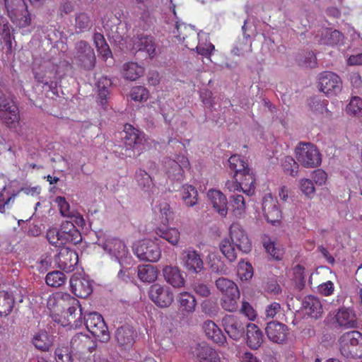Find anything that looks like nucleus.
<instances>
[{
    "instance_id": "f257e3e1",
    "label": "nucleus",
    "mask_w": 362,
    "mask_h": 362,
    "mask_svg": "<svg viewBox=\"0 0 362 362\" xmlns=\"http://www.w3.org/2000/svg\"><path fill=\"white\" fill-rule=\"evenodd\" d=\"M99 246L111 257H115L119 264H132L133 259L125 244L119 238L112 237L103 230L95 233Z\"/></svg>"
},
{
    "instance_id": "f03ea898",
    "label": "nucleus",
    "mask_w": 362,
    "mask_h": 362,
    "mask_svg": "<svg viewBox=\"0 0 362 362\" xmlns=\"http://www.w3.org/2000/svg\"><path fill=\"white\" fill-rule=\"evenodd\" d=\"M124 136H122V152L127 157H136L146 150L147 144L145 134L129 124L124 128Z\"/></svg>"
},
{
    "instance_id": "7ed1b4c3",
    "label": "nucleus",
    "mask_w": 362,
    "mask_h": 362,
    "mask_svg": "<svg viewBox=\"0 0 362 362\" xmlns=\"http://www.w3.org/2000/svg\"><path fill=\"white\" fill-rule=\"evenodd\" d=\"M341 354L346 358H362V334L356 330L344 333L339 339Z\"/></svg>"
},
{
    "instance_id": "20e7f679",
    "label": "nucleus",
    "mask_w": 362,
    "mask_h": 362,
    "mask_svg": "<svg viewBox=\"0 0 362 362\" xmlns=\"http://www.w3.org/2000/svg\"><path fill=\"white\" fill-rule=\"evenodd\" d=\"M87 329L101 342L110 340V333L103 316L97 312L84 315L83 320Z\"/></svg>"
},
{
    "instance_id": "39448f33",
    "label": "nucleus",
    "mask_w": 362,
    "mask_h": 362,
    "mask_svg": "<svg viewBox=\"0 0 362 362\" xmlns=\"http://www.w3.org/2000/svg\"><path fill=\"white\" fill-rule=\"evenodd\" d=\"M133 250L141 261L155 262L161 256V250L158 244L149 239L142 240L134 244Z\"/></svg>"
},
{
    "instance_id": "423d86ee",
    "label": "nucleus",
    "mask_w": 362,
    "mask_h": 362,
    "mask_svg": "<svg viewBox=\"0 0 362 362\" xmlns=\"http://www.w3.org/2000/svg\"><path fill=\"white\" fill-rule=\"evenodd\" d=\"M318 88L328 97L337 95L341 91L342 81L340 77L332 71H322L317 75Z\"/></svg>"
},
{
    "instance_id": "0eeeda50",
    "label": "nucleus",
    "mask_w": 362,
    "mask_h": 362,
    "mask_svg": "<svg viewBox=\"0 0 362 362\" xmlns=\"http://www.w3.org/2000/svg\"><path fill=\"white\" fill-rule=\"evenodd\" d=\"M297 160L305 168H316L321 163V156L311 144H300L296 148Z\"/></svg>"
},
{
    "instance_id": "6e6552de",
    "label": "nucleus",
    "mask_w": 362,
    "mask_h": 362,
    "mask_svg": "<svg viewBox=\"0 0 362 362\" xmlns=\"http://www.w3.org/2000/svg\"><path fill=\"white\" fill-rule=\"evenodd\" d=\"M75 59L80 67L86 71L94 69L96 57L93 48L86 41H80L76 45Z\"/></svg>"
},
{
    "instance_id": "1a4fd4ad",
    "label": "nucleus",
    "mask_w": 362,
    "mask_h": 362,
    "mask_svg": "<svg viewBox=\"0 0 362 362\" xmlns=\"http://www.w3.org/2000/svg\"><path fill=\"white\" fill-rule=\"evenodd\" d=\"M238 317L232 315H226L222 319V325L228 337L234 341L245 339L247 324Z\"/></svg>"
},
{
    "instance_id": "9d476101",
    "label": "nucleus",
    "mask_w": 362,
    "mask_h": 362,
    "mask_svg": "<svg viewBox=\"0 0 362 362\" xmlns=\"http://www.w3.org/2000/svg\"><path fill=\"white\" fill-rule=\"evenodd\" d=\"M5 6L8 16L13 23L17 21L23 23L31 22L32 18L24 0H5Z\"/></svg>"
},
{
    "instance_id": "9b49d317",
    "label": "nucleus",
    "mask_w": 362,
    "mask_h": 362,
    "mask_svg": "<svg viewBox=\"0 0 362 362\" xmlns=\"http://www.w3.org/2000/svg\"><path fill=\"white\" fill-rule=\"evenodd\" d=\"M148 296L151 300L160 308L169 307L174 300V295L168 286L154 284L151 286Z\"/></svg>"
},
{
    "instance_id": "f8f14e48",
    "label": "nucleus",
    "mask_w": 362,
    "mask_h": 362,
    "mask_svg": "<svg viewBox=\"0 0 362 362\" xmlns=\"http://www.w3.org/2000/svg\"><path fill=\"white\" fill-rule=\"evenodd\" d=\"M336 327L341 329H354L358 327L356 314L354 308L350 307H340L334 317Z\"/></svg>"
},
{
    "instance_id": "ddd939ff",
    "label": "nucleus",
    "mask_w": 362,
    "mask_h": 362,
    "mask_svg": "<svg viewBox=\"0 0 362 362\" xmlns=\"http://www.w3.org/2000/svg\"><path fill=\"white\" fill-rule=\"evenodd\" d=\"M229 233L230 238L228 239L232 242V244L236 246L239 251L245 254L251 251V241L239 224H232L230 227Z\"/></svg>"
},
{
    "instance_id": "4468645a",
    "label": "nucleus",
    "mask_w": 362,
    "mask_h": 362,
    "mask_svg": "<svg viewBox=\"0 0 362 362\" xmlns=\"http://www.w3.org/2000/svg\"><path fill=\"white\" fill-rule=\"evenodd\" d=\"M181 262L189 274H198L204 269V262L199 253L192 249L184 250L181 254Z\"/></svg>"
},
{
    "instance_id": "2eb2a0df",
    "label": "nucleus",
    "mask_w": 362,
    "mask_h": 362,
    "mask_svg": "<svg viewBox=\"0 0 362 362\" xmlns=\"http://www.w3.org/2000/svg\"><path fill=\"white\" fill-rule=\"evenodd\" d=\"M189 162L184 156H179L176 160L168 159L165 161V167L168 177L177 181L183 178L185 169L188 168Z\"/></svg>"
},
{
    "instance_id": "dca6fc26",
    "label": "nucleus",
    "mask_w": 362,
    "mask_h": 362,
    "mask_svg": "<svg viewBox=\"0 0 362 362\" xmlns=\"http://www.w3.org/2000/svg\"><path fill=\"white\" fill-rule=\"evenodd\" d=\"M191 353L199 362H223L216 351L205 342L192 346Z\"/></svg>"
},
{
    "instance_id": "f3484780",
    "label": "nucleus",
    "mask_w": 362,
    "mask_h": 362,
    "mask_svg": "<svg viewBox=\"0 0 362 362\" xmlns=\"http://www.w3.org/2000/svg\"><path fill=\"white\" fill-rule=\"evenodd\" d=\"M77 253L68 247H63L57 255L55 256V262L58 267L66 272H71L78 263Z\"/></svg>"
},
{
    "instance_id": "a211bd4d",
    "label": "nucleus",
    "mask_w": 362,
    "mask_h": 362,
    "mask_svg": "<svg viewBox=\"0 0 362 362\" xmlns=\"http://www.w3.org/2000/svg\"><path fill=\"white\" fill-rule=\"evenodd\" d=\"M235 183L233 184L235 191H243L248 196L255 193V178L251 170L245 173L234 175Z\"/></svg>"
},
{
    "instance_id": "6ab92c4d",
    "label": "nucleus",
    "mask_w": 362,
    "mask_h": 362,
    "mask_svg": "<svg viewBox=\"0 0 362 362\" xmlns=\"http://www.w3.org/2000/svg\"><path fill=\"white\" fill-rule=\"evenodd\" d=\"M277 204V200L270 195L266 196L263 199L262 211L264 216L267 222L271 223L272 225L279 223L281 218V211Z\"/></svg>"
},
{
    "instance_id": "aec40b11",
    "label": "nucleus",
    "mask_w": 362,
    "mask_h": 362,
    "mask_svg": "<svg viewBox=\"0 0 362 362\" xmlns=\"http://www.w3.org/2000/svg\"><path fill=\"white\" fill-rule=\"evenodd\" d=\"M288 331V327L278 321L268 322L265 328L269 339L277 344H282L286 340Z\"/></svg>"
},
{
    "instance_id": "412c9836",
    "label": "nucleus",
    "mask_w": 362,
    "mask_h": 362,
    "mask_svg": "<svg viewBox=\"0 0 362 362\" xmlns=\"http://www.w3.org/2000/svg\"><path fill=\"white\" fill-rule=\"evenodd\" d=\"M134 49L136 54L146 52L148 58L152 59L156 54V43L153 37L151 35H140L134 40Z\"/></svg>"
},
{
    "instance_id": "4be33fe9",
    "label": "nucleus",
    "mask_w": 362,
    "mask_h": 362,
    "mask_svg": "<svg viewBox=\"0 0 362 362\" xmlns=\"http://www.w3.org/2000/svg\"><path fill=\"white\" fill-rule=\"evenodd\" d=\"M136 336L135 330L129 325L118 327L115 333V339L117 344L124 349H128L133 346Z\"/></svg>"
},
{
    "instance_id": "5701e85b",
    "label": "nucleus",
    "mask_w": 362,
    "mask_h": 362,
    "mask_svg": "<svg viewBox=\"0 0 362 362\" xmlns=\"http://www.w3.org/2000/svg\"><path fill=\"white\" fill-rule=\"evenodd\" d=\"M69 283L71 292L78 298H86L93 291L90 281L84 277L73 275Z\"/></svg>"
},
{
    "instance_id": "b1692460",
    "label": "nucleus",
    "mask_w": 362,
    "mask_h": 362,
    "mask_svg": "<svg viewBox=\"0 0 362 362\" xmlns=\"http://www.w3.org/2000/svg\"><path fill=\"white\" fill-rule=\"evenodd\" d=\"M70 300V305L66 309V324L76 327L81 325L83 322L82 308L79 301L74 298H71L69 295L66 296Z\"/></svg>"
},
{
    "instance_id": "393cba45",
    "label": "nucleus",
    "mask_w": 362,
    "mask_h": 362,
    "mask_svg": "<svg viewBox=\"0 0 362 362\" xmlns=\"http://www.w3.org/2000/svg\"><path fill=\"white\" fill-rule=\"evenodd\" d=\"M60 231L62 234V244L71 243L74 245H77L82 240L80 231L70 221L62 223L60 226Z\"/></svg>"
},
{
    "instance_id": "a878e982",
    "label": "nucleus",
    "mask_w": 362,
    "mask_h": 362,
    "mask_svg": "<svg viewBox=\"0 0 362 362\" xmlns=\"http://www.w3.org/2000/svg\"><path fill=\"white\" fill-rule=\"evenodd\" d=\"M214 209L221 216H226L228 213V201L226 197L219 190L210 189L207 193Z\"/></svg>"
},
{
    "instance_id": "bb28decb",
    "label": "nucleus",
    "mask_w": 362,
    "mask_h": 362,
    "mask_svg": "<svg viewBox=\"0 0 362 362\" xmlns=\"http://www.w3.org/2000/svg\"><path fill=\"white\" fill-rule=\"evenodd\" d=\"M302 308L307 315L315 319L320 318L323 313L320 300L314 296H307L303 298Z\"/></svg>"
},
{
    "instance_id": "cd10ccee",
    "label": "nucleus",
    "mask_w": 362,
    "mask_h": 362,
    "mask_svg": "<svg viewBox=\"0 0 362 362\" xmlns=\"http://www.w3.org/2000/svg\"><path fill=\"white\" fill-rule=\"evenodd\" d=\"M245 333L247 346L251 349H258L263 343L264 335L262 330L255 324L247 323Z\"/></svg>"
},
{
    "instance_id": "c85d7f7f",
    "label": "nucleus",
    "mask_w": 362,
    "mask_h": 362,
    "mask_svg": "<svg viewBox=\"0 0 362 362\" xmlns=\"http://www.w3.org/2000/svg\"><path fill=\"white\" fill-rule=\"evenodd\" d=\"M163 274L165 280L174 288H181L185 286V280L177 267L165 266L163 269Z\"/></svg>"
},
{
    "instance_id": "c756f323",
    "label": "nucleus",
    "mask_w": 362,
    "mask_h": 362,
    "mask_svg": "<svg viewBox=\"0 0 362 362\" xmlns=\"http://www.w3.org/2000/svg\"><path fill=\"white\" fill-rule=\"evenodd\" d=\"M177 301L183 313L192 314L195 311L197 300L191 293L187 291L180 293L177 296Z\"/></svg>"
},
{
    "instance_id": "7c9ffc66",
    "label": "nucleus",
    "mask_w": 362,
    "mask_h": 362,
    "mask_svg": "<svg viewBox=\"0 0 362 362\" xmlns=\"http://www.w3.org/2000/svg\"><path fill=\"white\" fill-rule=\"evenodd\" d=\"M203 328L206 335L215 343L223 345L226 342V337L221 329L213 321H206L204 323Z\"/></svg>"
},
{
    "instance_id": "2f4dec72",
    "label": "nucleus",
    "mask_w": 362,
    "mask_h": 362,
    "mask_svg": "<svg viewBox=\"0 0 362 362\" xmlns=\"http://www.w3.org/2000/svg\"><path fill=\"white\" fill-rule=\"evenodd\" d=\"M139 279L146 283H151L155 281L158 277V269L152 264H141L137 267L136 270Z\"/></svg>"
},
{
    "instance_id": "473e14b6",
    "label": "nucleus",
    "mask_w": 362,
    "mask_h": 362,
    "mask_svg": "<svg viewBox=\"0 0 362 362\" xmlns=\"http://www.w3.org/2000/svg\"><path fill=\"white\" fill-rule=\"evenodd\" d=\"M296 64L301 67L315 69L317 66L315 54L310 50H303L295 58Z\"/></svg>"
},
{
    "instance_id": "72a5a7b5",
    "label": "nucleus",
    "mask_w": 362,
    "mask_h": 362,
    "mask_svg": "<svg viewBox=\"0 0 362 362\" xmlns=\"http://www.w3.org/2000/svg\"><path fill=\"white\" fill-rule=\"evenodd\" d=\"M8 108V110L0 111V120L10 128L16 127L20 119L18 108L16 105H11Z\"/></svg>"
},
{
    "instance_id": "f704fd0d",
    "label": "nucleus",
    "mask_w": 362,
    "mask_h": 362,
    "mask_svg": "<svg viewBox=\"0 0 362 362\" xmlns=\"http://www.w3.org/2000/svg\"><path fill=\"white\" fill-rule=\"evenodd\" d=\"M15 298L12 293L0 291V317L8 316L13 310Z\"/></svg>"
},
{
    "instance_id": "c9c22d12",
    "label": "nucleus",
    "mask_w": 362,
    "mask_h": 362,
    "mask_svg": "<svg viewBox=\"0 0 362 362\" xmlns=\"http://www.w3.org/2000/svg\"><path fill=\"white\" fill-rule=\"evenodd\" d=\"M216 288L224 295H230L240 297V292L237 285L232 281L220 277L216 281Z\"/></svg>"
},
{
    "instance_id": "e433bc0d",
    "label": "nucleus",
    "mask_w": 362,
    "mask_h": 362,
    "mask_svg": "<svg viewBox=\"0 0 362 362\" xmlns=\"http://www.w3.org/2000/svg\"><path fill=\"white\" fill-rule=\"evenodd\" d=\"M156 233L172 245H176L180 240V232L178 230L175 228H168L165 225L157 228Z\"/></svg>"
},
{
    "instance_id": "4c0bfd02",
    "label": "nucleus",
    "mask_w": 362,
    "mask_h": 362,
    "mask_svg": "<svg viewBox=\"0 0 362 362\" xmlns=\"http://www.w3.org/2000/svg\"><path fill=\"white\" fill-rule=\"evenodd\" d=\"M144 68L135 62H127L123 65V76L130 81H135L144 74Z\"/></svg>"
},
{
    "instance_id": "58836bf2",
    "label": "nucleus",
    "mask_w": 362,
    "mask_h": 362,
    "mask_svg": "<svg viewBox=\"0 0 362 362\" xmlns=\"http://www.w3.org/2000/svg\"><path fill=\"white\" fill-rule=\"evenodd\" d=\"M33 345L39 350L47 351L52 345L51 337L45 330H40L35 334L32 339Z\"/></svg>"
},
{
    "instance_id": "ea45409f",
    "label": "nucleus",
    "mask_w": 362,
    "mask_h": 362,
    "mask_svg": "<svg viewBox=\"0 0 362 362\" xmlns=\"http://www.w3.org/2000/svg\"><path fill=\"white\" fill-rule=\"evenodd\" d=\"M344 35L337 30L327 28L322 32V41L327 45H337L343 42Z\"/></svg>"
},
{
    "instance_id": "a19ab883",
    "label": "nucleus",
    "mask_w": 362,
    "mask_h": 362,
    "mask_svg": "<svg viewBox=\"0 0 362 362\" xmlns=\"http://www.w3.org/2000/svg\"><path fill=\"white\" fill-rule=\"evenodd\" d=\"M111 85V80L107 77L101 78L98 82V103L102 106H105L107 103L108 95L110 94L109 88Z\"/></svg>"
},
{
    "instance_id": "79ce46f5",
    "label": "nucleus",
    "mask_w": 362,
    "mask_h": 362,
    "mask_svg": "<svg viewBox=\"0 0 362 362\" xmlns=\"http://www.w3.org/2000/svg\"><path fill=\"white\" fill-rule=\"evenodd\" d=\"M57 362H74L72 347L68 344L59 345L54 351Z\"/></svg>"
},
{
    "instance_id": "37998d69",
    "label": "nucleus",
    "mask_w": 362,
    "mask_h": 362,
    "mask_svg": "<svg viewBox=\"0 0 362 362\" xmlns=\"http://www.w3.org/2000/svg\"><path fill=\"white\" fill-rule=\"evenodd\" d=\"M219 248L223 255L230 262H233L237 259L236 246L232 244V242L226 238L222 240L219 245Z\"/></svg>"
},
{
    "instance_id": "c03bdc74",
    "label": "nucleus",
    "mask_w": 362,
    "mask_h": 362,
    "mask_svg": "<svg viewBox=\"0 0 362 362\" xmlns=\"http://www.w3.org/2000/svg\"><path fill=\"white\" fill-rule=\"evenodd\" d=\"M94 41L98 52H99L103 60L107 61L109 57H112V54L109 47V45L105 42V40L103 35L100 33H95L94 35Z\"/></svg>"
},
{
    "instance_id": "a18cd8bd",
    "label": "nucleus",
    "mask_w": 362,
    "mask_h": 362,
    "mask_svg": "<svg viewBox=\"0 0 362 362\" xmlns=\"http://www.w3.org/2000/svg\"><path fill=\"white\" fill-rule=\"evenodd\" d=\"M198 192L196 188L189 185L182 186V200L187 206H194L197 204Z\"/></svg>"
},
{
    "instance_id": "49530a36",
    "label": "nucleus",
    "mask_w": 362,
    "mask_h": 362,
    "mask_svg": "<svg viewBox=\"0 0 362 362\" xmlns=\"http://www.w3.org/2000/svg\"><path fill=\"white\" fill-rule=\"evenodd\" d=\"M306 105L315 114H322L327 110V101L315 95L307 99Z\"/></svg>"
},
{
    "instance_id": "de8ad7c7",
    "label": "nucleus",
    "mask_w": 362,
    "mask_h": 362,
    "mask_svg": "<svg viewBox=\"0 0 362 362\" xmlns=\"http://www.w3.org/2000/svg\"><path fill=\"white\" fill-rule=\"evenodd\" d=\"M135 179L138 185L146 192H150L154 186L151 175L141 169L136 172Z\"/></svg>"
},
{
    "instance_id": "09e8293b",
    "label": "nucleus",
    "mask_w": 362,
    "mask_h": 362,
    "mask_svg": "<svg viewBox=\"0 0 362 362\" xmlns=\"http://www.w3.org/2000/svg\"><path fill=\"white\" fill-rule=\"evenodd\" d=\"M66 279V275L60 271L49 272L45 278L46 283L48 286L56 288L64 284Z\"/></svg>"
},
{
    "instance_id": "8fccbe9b",
    "label": "nucleus",
    "mask_w": 362,
    "mask_h": 362,
    "mask_svg": "<svg viewBox=\"0 0 362 362\" xmlns=\"http://www.w3.org/2000/svg\"><path fill=\"white\" fill-rule=\"evenodd\" d=\"M346 111L349 115L362 117V98L358 96L352 97L346 105Z\"/></svg>"
},
{
    "instance_id": "3c124183",
    "label": "nucleus",
    "mask_w": 362,
    "mask_h": 362,
    "mask_svg": "<svg viewBox=\"0 0 362 362\" xmlns=\"http://www.w3.org/2000/svg\"><path fill=\"white\" fill-rule=\"evenodd\" d=\"M228 205L238 215L242 214L245 209V199L241 194H232Z\"/></svg>"
},
{
    "instance_id": "603ef678",
    "label": "nucleus",
    "mask_w": 362,
    "mask_h": 362,
    "mask_svg": "<svg viewBox=\"0 0 362 362\" xmlns=\"http://www.w3.org/2000/svg\"><path fill=\"white\" fill-rule=\"evenodd\" d=\"M42 70L45 74H46V77L47 78L50 85L49 89L52 90L54 88V82L53 79H56L58 75V66L51 63L46 62L42 65Z\"/></svg>"
},
{
    "instance_id": "864d4df0",
    "label": "nucleus",
    "mask_w": 362,
    "mask_h": 362,
    "mask_svg": "<svg viewBox=\"0 0 362 362\" xmlns=\"http://www.w3.org/2000/svg\"><path fill=\"white\" fill-rule=\"evenodd\" d=\"M193 291L202 298H207L211 295V289L209 285L199 279H196L192 284Z\"/></svg>"
},
{
    "instance_id": "5fc2aeb1",
    "label": "nucleus",
    "mask_w": 362,
    "mask_h": 362,
    "mask_svg": "<svg viewBox=\"0 0 362 362\" xmlns=\"http://www.w3.org/2000/svg\"><path fill=\"white\" fill-rule=\"evenodd\" d=\"M200 305L202 312L210 317L215 316L218 313V304L211 299L204 300Z\"/></svg>"
},
{
    "instance_id": "6e6d98bb",
    "label": "nucleus",
    "mask_w": 362,
    "mask_h": 362,
    "mask_svg": "<svg viewBox=\"0 0 362 362\" xmlns=\"http://www.w3.org/2000/svg\"><path fill=\"white\" fill-rule=\"evenodd\" d=\"M210 269L213 274L216 275H226L228 272V268L220 257L211 259Z\"/></svg>"
},
{
    "instance_id": "4d7b16f0",
    "label": "nucleus",
    "mask_w": 362,
    "mask_h": 362,
    "mask_svg": "<svg viewBox=\"0 0 362 362\" xmlns=\"http://www.w3.org/2000/svg\"><path fill=\"white\" fill-rule=\"evenodd\" d=\"M148 90L144 86L133 87L130 92V97L134 101H146L148 98Z\"/></svg>"
},
{
    "instance_id": "13d9d810",
    "label": "nucleus",
    "mask_w": 362,
    "mask_h": 362,
    "mask_svg": "<svg viewBox=\"0 0 362 362\" xmlns=\"http://www.w3.org/2000/svg\"><path fill=\"white\" fill-rule=\"evenodd\" d=\"M282 166L284 170L288 173L292 177L297 175L299 166L291 156L285 157Z\"/></svg>"
},
{
    "instance_id": "bf43d9fd",
    "label": "nucleus",
    "mask_w": 362,
    "mask_h": 362,
    "mask_svg": "<svg viewBox=\"0 0 362 362\" xmlns=\"http://www.w3.org/2000/svg\"><path fill=\"white\" fill-rule=\"evenodd\" d=\"M132 264H119L120 269L117 273V279L123 282L128 283L132 281V276L135 273L132 272V269L129 267Z\"/></svg>"
},
{
    "instance_id": "052dcab7",
    "label": "nucleus",
    "mask_w": 362,
    "mask_h": 362,
    "mask_svg": "<svg viewBox=\"0 0 362 362\" xmlns=\"http://www.w3.org/2000/svg\"><path fill=\"white\" fill-rule=\"evenodd\" d=\"M238 298H239V297H235L230 295L224 296V297L221 299V303L222 308L229 312L235 311L238 307L237 303Z\"/></svg>"
},
{
    "instance_id": "680f3d73",
    "label": "nucleus",
    "mask_w": 362,
    "mask_h": 362,
    "mask_svg": "<svg viewBox=\"0 0 362 362\" xmlns=\"http://www.w3.org/2000/svg\"><path fill=\"white\" fill-rule=\"evenodd\" d=\"M6 187H4L2 191L0 192V214H5L6 209L10 204V203L14 201L16 197L19 194L20 191L10 194L8 197H5L4 191Z\"/></svg>"
},
{
    "instance_id": "e2e57ef3",
    "label": "nucleus",
    "mask_w": 362,
    "mask_h": 362,
    "mask_svg": "<svg viewBox=\"0 0 362 362\" xmlns=\"http://www.w3.org/2000/svg\"><path fill=\"white\" fill-rule=\"evenodd\" d=\"M299 187L300 191L307 197H310L315 194V189L313 182L309 179H301L299 181Z\"/></svg>"
},
{
    "instance_id": "0e129e2a",
    "label": "nucleus",
    "mask_w": 362,
    "mask_h": 362,
    "mask_svg": "<svg viewBox=\"0 0 362 362\" xmlns=\"http://www.w3.org/2000/svg\"><path fill=\"white\" fill-rule=\"evenodd\" d=\"M47 238L51 245L57 246L59 241L60 244H62V234L60 228L49 229L47 233Z\"/></svg>"
},
{
    "instance_id": "69168bd1",
    "label": "nucleus",
    "mask_w": 362,
    "mask_h": 362,
    "mask_svg": "<svg viewBox=\"0 0 362 362\" xmlns=\"http://www.w3.org/2000/svg\"><path fill=\"white\" fill-rule=\"evenodd\" d=\"M264 247H265L267 252L272 257H274L275 259H281L282 255H283V252L280 248L276 247L274 243L269 242L267 244L264 243Z\"/></svg>"
},
{
    "instance_id": "338daca9",
    "label": "nucleus",
    "mask_w": 362,
    "mask_h": 362,
    "mask_svg": "<svg viewBox=\"0 0 362 362\" xmlns=\"http://www.w3.org/2000/svg\"><path fill=\"white\" fill-rule=\"evenodd\" d=\"M0 30H1L2 32L4 42L8 50L11 52L12 47V42L8 24H0Z\"/></svg>"
},
{
    "instance_id": "774afa93",
    "label": "nucleus",
    "mask_w": 362,
    "mask_h": 362,
    "mask_svg": "<svg viewBox=\"0 0 362 362\" xmlns=\"http://www.w3.org/2000/svg\"><path fill=\"white\" fill-rule=\"evenodd\" d=\"M238 272L242 279L248 280L250 279L253 276V268L251 264L247 262L243 265H240Z\"/></svg>"
}]
</instances>
